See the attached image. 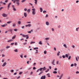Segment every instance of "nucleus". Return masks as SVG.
Returning a JSON list of instances; mask_svg holds the SVG:
<instances>
[{
  "label": "nucleus",
  "mask_w": 79,
  "mask_h": 79,
  "mask_svg": "<svg viewBox=\"0 0 79 79\" xmlns=\"http://www.w3.org/2000/svg\"><path fill=\"white\" fill-rule=\"evenodd\" d=\"M20 35H22L23 37H27L26 38V39H29V36L28 35H24L23 34L21 33L20 34Z\"/></svg>",
  "instance_id": "f257e3e1"
},
{
  "label": "nucleus",
  "mask_w": 79,
  "mask_h": 79,
  "mask_svg": "<svg viewBox=\"0 0 79 79\" xmlns=\"http://www.w3.org/2000/svg\"><path fill=\"white\" fill-rule=\"evenodd\" d=\"M32 14L33 15H35V13H36V12H35V8H33L32 9Z\"/></svg>",
  "instance_id": "f03ea898"
},
{
  "label": "nucleus",
  "mask_w": 79,
  "mask_h": 79,
  "mask_svg": "<svg viewBox=\"0 0 79 79\" xmlns=\"http://www.w3.org/2000/svg\"><path fill=\"white\" fill-rule=\"evenodd\" d=\"M2 16H3V17H7V16H8V15L3 13L2 14Z\"/></svg>",
  "instance_id": "7ed1b4c3"
},
{
  "label": "nucleus",
  "mask_w": 79,
  "mask_h": 79,
  "mask_svg": "<svg viewBox=\"0 0 79 79\" xmlns=\"http://www.w3.org/2000/svg\"><path fill=\"white\" fill-rule=\"evenodd\" d=\"M46 78V76L45 75L43 76L40 78V79H45Z\"/></svg>",
  "instance_id": "20e7f679"
},
{
  "label": "nucleus",
  "mask_w": 79,
  "mask_h": 79,
  "mask_svg": "<svg viewBox=\"0 0 79 79\" xmlns=\"http://www.w3.org/2000/svg\"><path fill=\"white\" fill-rule=\"evenodd\" d=\"M12 7L13 8V10L14 11H16V8H15V6L14 5L12 6Z\"/></svg>",
  "instance_id": "39448f33"
},
{
  "label": "nucleus",
  "mask_w": 79,
  "mask_h": 79,
  "mask_svg": "<svg viewBox=\"0 0 79 79\" xmlns=\"http://www.w3.org/2000/svg\"><path fill=\"white\" fill-rule=\"evenodd\" d=\"M6 65V62H5L3 63V64L2 65V66L3 67H4V66H5Z\"/></svg>",
  "instance_id": "423d86ee"
},
{
  "label": "nucleus",
  "mask_w": 79,
  "mask_h": 79,
  "mask_svg": "<svg viewBox=\"0 0 79 79\" xmlns=\"http://www.w3.org/2000/svg\"><path fill=\"white\" fill-rule=\"evenodd\" d=\"M55 60L54 59L52 61V63L53 65H55Z\"/></svg>",
  "instance_id": "0eeeda50"
},
{
  "label": "nucleus",
  "mask_w": 79,
  "mask_h": 79,
  "mask_svg": "<svg viewBox=\"0 0 79 79\" xmlns=\"http://www.w3.org/2000/svg\"><path fill=\"white\" fill-rule=\"evenodd\" d=\"M11 5V2H10L8 5L7 8H8V10H9V8H10V6Z\"/></svg>",
  "instance_id": "6e6552de"
},
{
  "label": "nucleus",
  "mask_w": 79,
  "mask_h": 79,
  "mask_svg": "<svg viewBox=\"0 0 79 79\" xmlns=\"http://www.w3.org/2000/svg\"><path fill=\"white\" fill-rule=\"evenodd\" d=\"M24 15L25 18H26V17L27 16V13L26 12H24Z\"/></svg>",
  "instance_id": "1a4fd4ad"
},
{
  "label": "nucleus",
  "mask_w": 79,
  "mask_h": 79,
  "mask_svg": "<svg viewBox=\"0 0 79 79\" xmlns=\"http://www.w3.org/2000/svg\"><path fill=\"white\" fill-rule=\"evenodd\" d=\"M7 26V24H5L3 25H2L1 26L2 27H5V26Z\"/></svg>",
  "instance_id": "9d476101"
},
{
  "label": "nucleus",
  "mask_w": 79,
  "mask_h": 79,
  "mask_svg": "<svg viewBox=\"0 0 79 79\" xmlns=\"http://www.w3.org/2000/svg\"><path fill=\"white\" fill-rule=\"evenodd\" d=\"M42 69L43 71H45L47 69V68H45V67H44V68H42Z\"/></svg>",
  "instance_id": "9b49d317"
},
{
  "label": "nucleus",
  "mask_w": 79,
  "mask_h": 79,
  "mask_svg": "<svg viewBox=\"0 0 79 79\" xmlns=\"http://www.w3.org/2000/svg\"><path fill=\"white\" fill-rule=\"evenodd\" d=\"M14 51L15 52H16V53H18V50L17 49H15V50H14Z\"/></svg>",
  "instance_id": "f8f14e48"
},
{
  "label": "nucleus",
  "mask_w": 79,
  "mask_h": 79,
  "mask_svg": "<svg viewBox=\"0 0 79 79\" xmlns=\"http://www.w3.org/2000/svg\"><path fill=\"white\" fill-rule=\"evenodd\" d=\"M18 24H19V25H21V22L20 21H18Z\"/></svg>",
  "instance_id": "ddd939ff"
},
{
  "label": "nucleus",
  "mask_w": 79,
  "mask_h": 79,
  "mask_svg": "<svg viewBox=\"0 0 79 79\" xmlns=\"http://www.w3.org/2000/svg\"><path fill=\"white\" fill-rule=\"evenodd\" d=\"M16 26V23H14L13 24V25L12 26L13 27H15Z\"/></svg>",
  "instance_id": "4468645a"
},
{
  "label": "nucleus",
  "mask_w": 79,
  "mask_h": 79,
  "mask_svg": "<svg viewBox=\"0 0 79 79\" xmlns=\"http://www.w3.org/2000/svg\"><path fill=\"white\" fill-rule=\"evenodd\" d=\"M46 24L47 25V26L49 25V22H46Z\"/></svg>",
  "instance_id": "2eb2a0df"
},
{
  "label": "nucleus",
  "mask_w": 79,
  "mask_h": 79,
  "mask_svg": "<svg viewBox=\"0 0 79 79\" xmlns=\"http://www.w3.org/2000/svg\"><path fill=\"white\" fill-rule=\"evenodd\" d=\"M50 73H48L47 74V76H48V77H50Z\"/></svg>",
  "instance_id": "dca6fc26"
},
{
  "label": "nucleus",
  "mask_w": 79,
  "mask_h": 79,
  "mask_svg": "<svg viewBox=\"0 0 79 79\" xmlns=\"http://www.w3.org/2000/svg\"><path fill=\"white\" fill-rule=\"evenodd\" d=\"M16 35H15L14 36H13L12 37V39H15V38H16Z\"/></svg>",
  "instance_id": "f3484780"
},
{
  "label": "nucleus",
  "mask_w": 79,
  "mask_h": 79,
  "mask_svg": "<svg viewBox=\"0 0 79 79\" xmlns=\"http://www.w3.org/2000/svg\"><path fill=\"white\" fill-rule=\"evenodd\" d=\"M12 41H13V40L12 39L7 41L8 42H12Z\"/></svg>",
  "instance_id": "a211bd4d"
},
{
  "label": "nucleus",
  "mask_w": 79,
  "mask_h": 79,
  "mask_svg": "<svg viewBox=\"0 0 79 79\" xmlns=\"http://www.w3.org/2000/svg\"><path fill=\"white\" fill-rule=\"evenodd\" d=\"M64 47H65V48H67V47L66 46V44H64L63 45Z\"/></svg>",
  "instance_id": "6ab92c4d"
},
{
  "label": "nucleus",
  "mask_w": 79,
  "mask_h": 79,
  "mask_svg": "<svg viewBox=\"0 0 79 79\" xmlns=\"http://www.w3.org/2000/svg\"><path fill=\"white\" fill-rule=\"evenodd\" d=\"M40 12H42V11H43V10L42 9V8L40 7Z\"/></svg>",
  "instance_id": "aec40b11"
},
{
  "label": "nucleus",
  "mask_w": 79,
  "mask_h": 79,
  "mask_svg": "<svg viewBox=\"0 0 79 79\" xmlns=\"http://www.w3.org/2000/svg\"><path fill=\"white\" fill-rule=\"evenodd\" d=\"M26 1V0H22L21 1V2H22V3H24V2H25Z\"/></svg>",
  "instance_id": "412c9836"
},
{
  "label": "nucleus",
  "mask_w": 79,
  "mask_h": 79,
  "mask_svg": "<svg viewBox=\"0 0 79 79\" xmlns=\"http://www.w3.org/2000/svg\"><path fill=\"white\" fill-rule=\"evenodd\" d=\"M30 11H31V9H28L27 10V12L28 13H30Z\"/></svg>",
  "instance_id": "4be33fe9"
},
{
  "label": "nucleus",
  "mask_w": 79,
  "mask_h": 79,
  "mask_svg": "<svg viewBox=\"0 0 79 79\" xmlns=\"http://www.w3.org/2000/svg\"><path fill=\"white\" fill-rule=\"evenodd\" d=\"M60 52L59 51L57 53V56H59L60 55Z\"/></svg>",
  "instance_id": "5701e85b"
},
{
  "label": "nucleus",
  "mask_w": 79,
  "mask_h": 79,
  "mask_svg": "<svg viewBox=\"0 0 79 79\" xmlns=\"http://www.w3.org/2000/svg\"><path fill=\"white\" fill-rule=\"evenodd\" d=\"M39 44H40V45H42V41H40L39 42Z\"/></svg>",
  "instance_id": "b1692460"
},
{
  "label": "nucleus",
  "mask_w": 79,
  "mask_h": 79,
  "mask_svg": "<svg viewBox=\"0 0 79 79\" xmlns=\"http://www.w3.org/2000/svg\"><path fill=\"white\" fill-rule=\"evenodd\" d=\"M35 42H31L30 43V44H35Z\"/></svg>",
  "instance_id": "393cba45"
},
{
  "label": "nucleus",
  "mask_w": 79,
  "mask_h": 79,
  "mask_svg": "<svg viewBox=\"0 0 79 79\" xmlns=\"http://www.w3.org/2000/svg\"><path fill=\"white\" fill-rule=\"evenodd\" d=\"M35 1V4L36 5H37V0H34Z\"/></svg>",
  "instance_id": "a878e982"
},
{
  "label": "nucleus",
  "mask_w": 79,
  "mask_h": 79,
  "mask_svg": "<svg viewBox=\"0 0 79 79\" xmlns=\"http://www.w3.org/2000/svg\"><path fill=\"white\" fill-rule=\"evenodd\" d=\"M44 73L43 72H41L38 74V75H40V74H42V73Z\"/></svg>",
  "instance_id": "bb28decb"
},
{
  "label": "nucleus",
  "mask_w": 79,
  "mask_h": 79,
  "mask_svg": "<svg viewBox=\"0 0 79 79\" xmlns=\"http://www.w3.org/2000/svg\"><path fill=\"white\" fill-rule=\"evenodd\" d=\"M50 70V69H47V70H46L45 71V72L46 73H47V72H48V71H49Z\"/></svg>",
  "instance_id": "cd10ccee"
},
{
  "label": "nucleus",
  "mask_w": 79,
  "mask_h": 79,
  "mask_svg": "<svg viewBox=\"0 0 79 79\" xmlns=\"http://www.w3.org/2000/svg\"><path fill=\"white\" fill-rule=\"evenodd\" d=\"M78 30H79V27L77 28H76V31H77H77H78Z\"/></svg>",
  "instance_id": "c85d7f7f"
},
{
  "label": "nucleus",
  "mask_w": 79,
  "mask_h": 79,
  "mask_svg": "<svg viewBox=\"0 0 79 79\" xmlns=\"http://www.w3.org/2000/svg\"><path fill=\"white\" fill-rule=\"evenodd\" d=\"M49 39L50 38H45V40H49Z\"/></svg>",
  "instance_id": "c756f323"
},
{
  "label": "nucleus",
  "mask_w": 79,
  "mask_h": 79,
  "mask_svg": "<svg viewBox=\"0 0 79 79\" xmlns=\"http://www.w3.org/2000/svg\"><path fill=\"white\" fill-rule=\"evenodd\" d=\"M53 73H54V74H57V72L56 71H55L53 72Z\"/></svg>",
  "instance_id": "7c9ffc66"
},
{
  "label": "nucleus",
  "mask_w": 79,
  "mask_h": 79,
  "mask_svg": "<svg viewBox=\"0 0 79 79\" xmlns=\"http://www.w3.org/2000/svg\"><path fill=\"white\" fill-rule=\"evenodd\" d=\"M6 48H7V49H8V48H10V46H7L6 47Z\"/></svg>",
  "instance_id": "2f4dec72"
},
{
  "label": "nucleus",
  "mask_w": 79,
  "mask_h": 79,
  "mask_svg": "<svg viewBox=\"0 0 79 79\" xmlns=\"http://www.w3.org/2000/svg\"><path fill=\"white\" fill-rule=\"evenodd\" d=\"M7 24H10V23H11V21H9L7 23Z\"/></svg>",
  "instance_id": "473e14b6"
},
{
  "label": "nucleus",
  "mask_w": 79,
  "mask_h": 79,
  "mask_svg": "<svg viewBox=\"0 0 79 79\" xmlns=\"http://www.w3.org/2000/svg\"><path fill=\"white\" fill-rule=\"evenodd\" d=\"M12 31H13L12 29H10L9 30V31H10L11 33L12 34Z\"/></svg>",
  "instance_id": "72a5a7b5"
},
{
  "label": "nucleus",
  "mask_w": 79,
  "mask_h": 79,
  "mask_svg": "<svg viewBox=\"0 0 79 79\" xmlns=\"http://www.w3.org/2000/svg\"><path fill=\"white\" fill-rule=\"evenodd\" d=\"M65 57L66 58H68V55L67 54H65Z\"/></svg>",
  "instance_id": "f704fd0d"
},
{
  "label": "nucleus",
  "mask_w": 79,
  "mask_h": 79,
  "mask_svg": "<svg viewBox=\"0 0 79 79\" xmlns=\"http://www.w3.org/2000/svg\"><path fill=\"white\" fill-rule=\"evenodd\" d=\"M28 27H31V24H28Z\"/></svg>",
  "instance_id": "c9c22d12"
},
{
  "label": "nucleus",
  "mask_w": 79,
  "mask_h": 79,
  "mask_svg": "<svg viewBox=\"0 0 79 79\" xmlns=\"http://www.w3.org/2000/svg\"><path fill=\"white\" fill-rule=\"evenodd\" d=\"M63 76V73H62L60 75V77L62 78V77Z\"/></svg>",
  "instance_id": "e433bc0d"
},
{
  "label": "nucleus",
  "mask_w": 79,
  "mask_h": 79,
  "mask_svg": "<svg viewBox=\"0 0 79 79\" xmlns=\"http://www.w3.org/2000/svg\"><path fill=\"white\" fill-rule=\"evenodd\" d=\"M10 71L11 73H13L14 72V70L13 69L10 70Z\"/></svg>",
  "instance_id": "4c0bfd02"
},
{
  "label": "nucleus",
  "mask_w": 79,
  "mask_h": 79,
  "mask_svg": "<svg viewBox=\"0 0 79 79\" xmlns=\"http://www.w3.org/2000/svg\"><path fill=\"white\" fill-rule=\"evenodd\" d=\"M16 3H17V4L18 6H19V2H16Z\"/></svg>",
  "instance_id": "58836bf2"
},
{
  "label": "nucleus",
  "mask_w": 79,
  "mask_h": 79,
  "mask_svg": "<svg viewBox=\"0 0 79 79\" xmlns=\"http://www.w3.org/2000/svg\"><path fill=\"white\" fill-rule=\"evenodd\" d=\"M44 54H47V51H44Z\"/></svg>",
  "instance_id": "ea45409f"
},
{
  "label": "nucleus",
  "mask_w": 79,
  "mask_h": 79,
  "mask_svg": "<svg viewBox=\"0 0 79 79\" xmlns=\"http://www.w3.org/2000/svg\"><path fill=\"white\" fill-rule=\"evenodd\" d=\"M39 70L41 71L42 70V68H40L39 69Z\"/></svg>",
  "instance_id": "a19ab883"
},
{
  "label": "nucleus",
  "mask_w": 79,
  "mask_h": 79,
  "mask_svg": "<svg viewBox=\"0 0 79 79\" xmlns=\"http://www.w3.org/2000/svg\"><path fill=\"white\" fill-rule=\"evenodd\" d=\"M56 63L57 64H58L59 63V61H57L56 62Z\"/></svg>",
  "instance_id": "79ce46f5"
},
{
  "label": "nucleus",
  "mask_w": 79,
  "mask_h": 79,
  "mask_svg": "<svg viewBox=\"0 0 79 79\" xmlns=\"http://www.w3.org/2000/svg\"><path fill=\"white\" fill-rule=\"evenodd\" d=\"M45 17V18H47V17H48V14H47Z\"/></svg>",
  "instance_id": "37998d69"
},
{
  "label": "nucleus",
  "mask_w": 79,
  "mask_h": 79,
  "mask_svg": "<svg viewBox=\"0 0 79 79\" xmlns=\"http://www.w3.org/2000/svg\"><path fill=\"white\" fill-rule=\"evenodd\" d=\"M14 31H18V29H14Z\"/></svg>",
  "instance_id": "c03bdc74"
},
{
  "label": "nucleus",
  "mask_w": 79,
  "mask_h": 79,
  "mask_svg": "<svg viewBox=\"0 0 79 79\" xmlns=\"http://www.w3.org/2000/svg\"><path fill=\"white\" fill-rule=\"evenodd\" d=\"M5 55H4V54L2 55V57H5Z\"/></svg>",
  "instance_id": "a18cd8bd"
},
{
  "label": "nucleus",
  "mask_w": 79,
  "mask_h": 79,
  "mask_svg": "<svg viewBox=\"0 0 79 79\" xmlns=\"http://www.w3.org/2000/svg\"><path fill=\"white\" fill-rule=\"evenodd\" d=\"M76 61H78V60H77V57H76Z\"/></svg>",
  "instance_id": "49530a36"
},
{
  "label": "nucleus",
  "mask_w": 79,
  "mask_h": 79,
  "mask_svg": "<svg viewBox=\"0 0 79 79\" xmlns=\"http://www.w3.org/2000/svg\"><path fill=\"white\" fill-rule=\"evenodd\" d=\"M14 44H15V43H11V44H10V45H14Z\"/></svg>",
  "instance_id": "de8ad7c7"
},
{
  "label": "nucleus",
  "mask_w": 79,
  "mask_h": 79,
  "mask_svg": "<svg viewBox=\"0 0 79 79\" xmlns=\"http://www.w3.org/2000/svg\"><path fill=\"white\" fill-rule=\"evenodd\" d=\"M43 13H47V11L45 10H44L43 11Z\"/></svg>",
  "instance_id": "09e8293b"
},
{
  "label": "nucleus",
  "mask_w": 79,
  "mask_h": 79,
  "mask_svg": "<svg viewBox=\"0 0 79 79\" xmlns=\"http://www.w3.org/2000/svg\"><path fill=\"white\" fill-rule=\"evenodd\" d=\"M22 73H23V72H21L19 73V74L21 75V74H22Z\"/></svg>",
  "instance_id": "8fccbe9b"
},
{
  "label": "nucleus",
  "mask_w": 79,
  "mask_h": 79,
  "mask_svg": "<svg viewBox=\"0 0 79 79\" xmlns=\"http://www.w3.org/2000/svg\"><path fill=\"white\" fill-rule=\"evenodd\" d=\"M76 74H79V72L78 71H77L76 72Z\"/></svg>",
  "instance_id": "3c124183"
},
{
  "label": "nucleus",
  "mask_w": 79,
  "mask_h": 79,
  "mask_svg": "<svg viewBox=\"0 0 79 79\" xmlns=\"http://www.w3.org/2000/svg\"><path fill=\"white\" fill-rule=\"evenodd\" d=\"M36 49H38V48H34V50H36Z\"/></svg>",
  "instance_id": "603ef678"
},
{
  "label": "nucleus",
  "mask_w": 79,
  "mask_h": 79,
  "mask_svg": "<svg viewBox=\"0 0 79 79\" xmlns=\"http://www.w3.org/2000/svg\"><path fill=\"white\" fill-rule=\"evenodd\" d=\"M74 66V64H72L71 65V67H73V66Z\"/></svg>",
  "instance_id": "864d4df0"
},
{
  "label": "nucleus",
  "mask_w": 79,
  "mask_h": 79,
  "mask_svg": "<svg viewBox=\"0 0 79 79\" xmlns=\"http://www.w3.org/2000/svg\"><path fill=\"white\" fill-rule=\"evenodd\" d=\"M62 57L63 58H65V56L63 55Z\"/></svg>",
  "instance_id": "5fc2aeb1"
},
{
  "label": "nucleus",
  "mask_w": 79,
  "mask_h": 79,
  "mask_svg": "<svg viewBox=\"0 0 79 79\" xmlns=\"http://www.w3.org/2000/svg\"><path fill=\"white\" fill-rule=\"evenodd\" d=\"M2 8H3L2 7L0 8V11H1V10H2Z\"/></svg>",
  "instance_id": "6e6d98bb"
},
{
  "label": "nucleus",
  "mask_w": 79,
  "mask_h": 79,
  "mask_svg": "<svg viewBox=\"0 0 79 79\" xmlns=\"http://www.w3.org/2000/svg\"><path fill=\"white\" fill-rule=\"evenodd\" d=\"M0 51L1 53H2V52H3V49H1V50H0Z\"/></svg>",
  "instance_id": "4d7b16f0"
},
{
  "label": "nucleus",
  "mask_w": 79,
  "mask_h": 79,
  "mask_svg": "<svg viewBox=\"0 0 79 79\" xmlns=\"http://www.w3.org/2000/svg\"><path fill=\"white\" fill-rule=\"evenodd\" d=\"M17 44H18V43H17V42H16V43H15V45L16 46V45H17Z\"/></svg>",
  "instance_id": "13d9d810"
},
{
  "label": "nucleus",
  "mask_w": 79,
  "mask_h": 79,
  "mask_svg": "<svg viewBox=\"0 0 79 79\" xmlns=\"http://www.w3.org/2000/svg\"><path fill=\"white\" fill-rule=\"evenodd\" d=\"M58 28H60L61 27V26L60 25H58Z\"/></svg>",
  "instance_id": "bf43d9fd"
},
{
  "label": "nucleus",
  "mask_w": 79,
  "mask_h": 79,
  "mask_svg": "<svg viewBox=\"0 0 79 79\" xmlns=\"http://www.w3.org/2000/svg\"><path fill=\"white\" fill-rule=\"evenodd\" d=\"M24 11H27V8H25L24 9Z\"/></svg>",
  "instance_id": "052dcab7"
},
{
  "label": "nucleus",
  "mask_w": 79,
  "mask_h": 79,
  "mask_svg": "<svg viewBox=\"0 0 79 79\" xmlns=\"http://www.w3.org/2000/svg\"><path fill=\"white\" fill-rule=\"evenodd\" d=\"M71 56H69V58H68V60H70L71 59Z\"/></svg>",
  "instance_id": "680f3d73"
},
{
  "label": "nucleus",
  "mask_w": 79,
  "mask_h": 79,
  "mask_svg": "<svg viewBox=\"0 0 79 79\" xmlns=\"http://www.w3.org/2000/svg\"><path fill=\"white\" fill-rule=\"evenodd\" d=\"M24 26H23L22 27V29H24Z\"/></svg>",
  "instance_id": "e2e57ef3"
},
{
  "label": "nucleus",
  "mask_w": 79,
  "mask_h": 79,
  "mask_svg": "<svg viewBox=\"0 0 79 79\" xmlns=\"http://www.w3.org/2000/svg\"><path fill=\"white\" fill-rule=\"evenodd\" d=\"M20 56L22 58H23V56L22 55H20Z\"/></svg>",
  "instance_id": "0e129e2a"
},
{
  "label": "nucleus",
  "mask_w": 79,
  "mask_h": 79,
  "mask_svg": "<svg viewBox=\"0 0 79 79\" xmlns=\"http://www.w3.org/2000/svg\"><path fill=\"white\" fill-rule=\"evenodd\" d=\"M8 2V0H6L5 2V3H7V2Z\"/></svg>",
  "instance_id": "69168bd1"
},
{
  "label": "nucleus",
  "mask_w": 79,
  "mask_h": 79,
  "mask_svg": "<svg viewBox=\"0 0 79 79\" xmlns=\"http://www.w3.org/2000/svg\"><path fill=\"white\" fill-rule=\"evenodd\" d=\"M28 33H31V31H27Z\"/></svg>",
  "instance_id": "338daca9"
},
{
  "label": "nucleus",
  "mask_w": 79,
  "mask_h": 79,
  "mask_svg": "<svg viewBox=\"0 0 79 79\" xmlns=\"http://www.w3.org/2000/svg\"><path fill=\"white\" fill-rule=\"evenodd\" d=\"M26 44H27V43H25L23 44L24 45H26Z\"/></svg>",
  "instance_id": "774afa93"
}]
</instances>
